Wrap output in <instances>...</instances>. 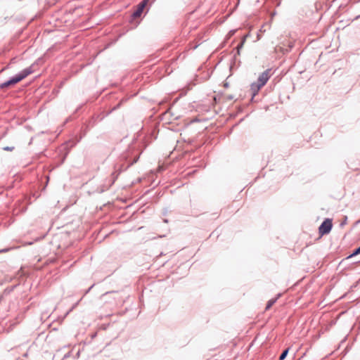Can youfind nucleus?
Returning a JSON list of instances; mask_svg holds the SVG:
<instances>
[{
  "instance_id": "nucleus-1",
  "label": "nucleus",
  "mask_w": 360,
  "mask_h": 360,
  "mask_svg": "<svg viewBox=\"0 0 360 360\" xmlns=\"http://www.w3.org/2000/svg\"><path fill=\"white\" fill-rule=\"evenodd\" d=\"M32 73V70L30 68H26L21 71L18 75H15L8 81L4 82L0 84L1 89H6L11 85H14L20 81H22L23 79L27 77L29 75Z\"/></svg>"
},
{
  "instance_id": "nucleus-2",
  "label": "nucleus",
  "mask_w": 360,
  "mask_h": 360,
  "mask_svg": "<svg viewBox=\"0 0 360 360\" xmlns=\"http://www.w3.org/2000/svg\"><path fill=\"white\" fill-rule=\"evenodd\" d=\"M332 226V220L330 219H325L319 228V234L321 236H323L329 233L331 231Z\"/></svg>"
},
{
  "instance_id": "nucleus-3",
  "label": "nucleus",
  "mask_w": 360,
  "mask_h": 360,
  "mask_svg": "<svg viewBox=\"0 0 360 360\" xmlns=\"http://www.w3.org/2000/svg\"><path fill=\"white\" fill-rule=\"evenodd\" d=\"M149 0H143L138 6L136 10L133 13L134 18H139L141 15L145 7L148 4Z\"/></svg>"
},
{
  "instance_id": "nucleus-4",
  "label": "nucleus",
  "mask_w": 360,
  "mask_h": 360,
  "mask_svg": "<svg viewBox=\"0 0 360 360\" xmlns=\"http://www.w3.org/2000/svg\"><path fill=\"white\" fill-rule=\"evenodd\" d=\"M269 79V70H266L259 75L257 82L259 84L260 86H263L266 84Z\"/></svg>"
},
{
  "instance_id": "nucleus-5",
  "label": "nucleus",
  "mask_w": 360,
  "mask_h": 360,
  "mask_svg": "<svg viewBox=\"0 0 360 360\" xmlns=\"http://www.w3.org/2000/svg\"><path fill=\"white\" fill-rule=\"evenodd\" d=\"M262 87V86H260L257 82L252 84L250 90L252 91V98L257 95Z\"/></svg>"
},
{
  "instance_id": "nucleus-6",
  "label": "nucleus",
  "mask_w": 360,
  "mask_h": 360,
  "mask_svg": "<svg viewBox=\"0 0 360 360\" xmlns=\"http://www.w3.org/2000/svg\"><path fill=\"white\" fill-rule=\"evenodd\" d=\"M275 302H276V299H271V300H269V302H267V304L266 306V310L269 309Z\"/></svg>"
},
{
  "instance_id": "nucleus-7",
  "label": "nucleus",
  "mask_w": 360,
  "mask_h": 360,
  "mask_svg": "<svg viewBox=\"0 0 360 360\" xmlns=\"http://www.w3.org/2000/svg\"><path fill=\"white\" fill-rule=\"evenodd\" d=\"M288 351H289V348L285 349L283 352V353L281 354V356L279 357V360H283L286 357V356H287V354L288 353Z\"/></svg>"
},
{
  "instance_id": "nucleus-8",
  "label": "nucleus",
  "mask_w": 360,
  "mask_h": 360,
  "mask_svg": "<svg viewBox=\"0 0 360 360\" xmlns=\"http://www.w3.org/2000/svg\"><path fill=\"white\" fill-rule=\"evenodd\" d=\"M13 149H14V147L6 146V147L4 148V150H7V151H12V150H13Z\"/></svg>"
},
{
  "instance_id": "nucleus-9",
  "label": "nucleus",
  "mask_w": 360,
  "mask_h": 360,
  "mask_svg": "<svg viewBox=\"0 0 360 360\" xmlns=\"http://www.w3.org/2000/svg\"><path fill=\"white\" fill-rule=\"evenodd\" d=\"M245 37L243 38V41L240 42V44L238 46V49H239L240 47H242L245 43Z\"/></svg>"
},
{
  "instance_id": "nucleus-10",
  "label": "nucleus",
  "mask_w": 360,
  "mask_h": 360,
  "mask_svg": "<svg viewBox=\"0 0 360 360\" xmlns=\"http://www.w3.org/2000/svg\"><path fill=\"white\" fill-rule=\"evenodd\" d=\"M358 254H360V250H359V248L354 250V252H353V254L352 255H352H358Z\"/></svg>"
}]
</instances>
